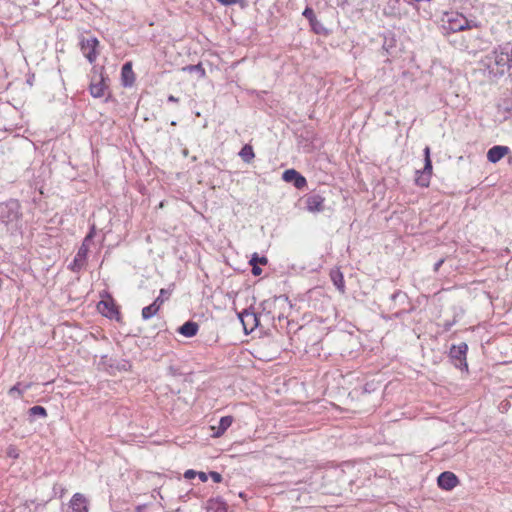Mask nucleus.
I'll list each match as a JSON object with an SVG mask.
<instances>
[{"label": "nucleus", "mask_w": 512, "mask_h": 512, "mask_svg": "<svg viewBox=\"0 0 512 512\" xmlns=\"http://www.w3.org/2000/svg\"><path fill=\"white\" fill-rule=\"evenodd\" d=\"M509 152H510V149L508 146L495 145L488 150L487 160L491 163H497L503 157H505Z\"/></svg>", "instance_id": "18"}, {"label": "nucleus", "mask_w": 512, "mask_h": 512, "mask_svg": "<svg viewBox=\"0 0 512 512\" xmlns=\"http://www.w3.org/2000/svg\"><path fill=\"white\" fill-rule=\"evenodd\" d=\"M372 386H373L372 383H366L363 386V393H370V392H372L374 390Z\"/></svg>", "instance_id": "45"}, {"label": "nucleus", "mask_w": 512, "mask_h": 512, "mask_svg": "<svg viewBox=\"0 0 512 512\" xmlns=\"http://www.w3.org/2000/svg\"><path fill=\"white\" fill-rule=\"evenodd\" d=\"M88 254V247L85 243H82L81 247L78 249L73 261L68 265V269L72 272H79L86 261Z\"/></svg>", "instance_id": "15"}, {"label": "nucleus", "mask_w": 512, "mask_h": 512, "mask_svg": "<svg viewBox=\"0 0 512 512\" xmlns=\"http://www.w3.org/2000/svg\"><path fill=\"white\" fill-rule=\"evenodd\" d=\"M468 19L461 13L456 11L444 12L439 20V28L445 36L467 30Z\"/></svg>", "instance_id": "3"}, {"label": "nucleus", "mask_w": 512, "mask_h": 512, "mask_svg": "<svg viewBox=\"0 0 512 512\" xmlns=\"http://www.w3.org/2000/svg\"><path fill=\"white\" fill-rule=\"evenodd\" d=\"M251 266V273L253 276H260L262 273V269L260 268V265H256L254 263H249Z\"/></svg>", "instance_id": "37"}, {"label": "nucleus", "mask_w": 512, "mask_h": 512, "mask_svg": "<svg viewBox=\"0 0 512 512\" xmlns=\"http://www.w3.org/2000/svg\"><path fill=\"white\" fill-rule=\"evenodd\" d=\"M209 476L215 483H220L223 480L222 475L219 472L216 471H210Z\"/></svg>", "instance_id": "35"}, {"label": "nucleus", "mask_w": 512, "mask_h": 512, "mask_svg": "<svg viewBox=\"0 0 512 512\" xmlns=\"http://www.w3.org/2000/svg\"><path fill=\"white\" fill-rule=\"evenodd\" d=\"M99 40L95 36L83 37L80 40V49L90 64H93L98 57Z\"/></svg>", "instance_id": "8"}, {"label": "nucleus", "mask_w": 512, "mask_h": 512, "mask_svg": "<svg viewBox=\"0 0 512 512\" xmlns=\"http://www.w3.org/2000/svg\"><path fill=\"white\" fill-rule=\"evenodd\" d=\"M302 15H303L307 20H308V22H309V23H310L311 21H313V20H314V18L316 17V15H315V13H314V10H313L311 7H309V6H307V7L304 9V11H303Z\"/></svg>", "instance_id": "34"}, {"label": "nucleus", "mask_w": 512, "mask_h": 512, "mask_svg": "<svg viewBox=\"0 0 512 512\" xmlns=\"http://www.w3.org/2000/svg\"><path fill=\"white\" fill-rule=\"evenodd\" d=\"M330 280L334 284V286L337 288V290L344 294L345 293V281H344V275L340 271L339 268L331 269L330 273Z\"/></svg>", "instance_id": "21"}, {"label": "nucleus", "mask_w": 512, "mask_h": 512, "mask_svg": "<svg viewBox=\"0 0 512 512\" xmlns=\"http://www.w3.org/2000/svg\"><path fill=\"white\" fill-rule=\"evenodd\" d=\"M138 511H142V508L140 506H137Z\"/></svg>", "instance_id": "53"}, {"label": "nucleus", "mask_w": 512, "mask_h": 512, "mask_svg": "<svg viewBox=\"0 0 512 512\" xmlns=\"http://www.w3.org/2000/svg\"><path fill=\"white\" fill-rule=\"evenodd\" d=\"M390 301L392 302V308H396L407 303L408 295L402 290H396L391 294Z\"/></svg>", "instance_id": "25"}, {"label": "nucleus", "mask_w": 512, "mask_h": 512, "mask_svg": "<svg viewBox=\"0 0 512 512\" xmlns=\"http://www.w3.org/2000/svg\"><path fill=\"white\" fill-rule=\"evenodd\" d=\"M23 208L18 199L10 198L0 202V228L15 236L22 234L25 227Z\"/></svg>", "instance_id": "1"}, {"label": "nucleus", "mask_w": 512, "mask_h": 512, "mask_svg": "<svg viewBox=\"0 0 512 512\" xmlns=\"http://www.w3.org/2000/svg\"><path fill=\"white\" fill-rule=\"evenodd\" d=\"M336 5L344 9L346 6L349 5V2L348 0H336Z\"/></svg>", "instance_id": "46"}, {"label": "nucleus", "mask_w": 512, "mask_h": 512, "mask_svg": "<svg viewBox=\"0 0 512 512\" xmlns=\"http://www.w3.org/2000/svg\"><path fill=\"white\" fill-rule=\"evenodd\" d=\"M207 509L213 512H227V504L220 497L209 499Z\"/></svg>", "instance_id": "24"}, {"label": "nucleus", "mask_w": 512, "mask_h": 512, "mask_svg": "<svg viewBox=\"0 0 512 512\" xmlns=\"http://www.w3.org/2000/svg\"><path fill=\"white\" fill-rule=\"evenodd\" d=\"M31 387V384L28 383V384H22L21 382H17L14 386H12L9 391H8V394L11 396V397H14V398H20L22 397L23 393L28 390L29 388Z\"/></svg>", "instance_id": "26"}, {"label": "nucleus", "mask_w": 512, "mask_h": 512, "mask_svg": "<svg viewBox=\"0 0 512 512\" xmlns=\"http://www.w3.org/2000/svg\"><path fill=\"white\" fill-rule=\"evenodd\" d=\"M168 372L172 376L180 375V373L178 372V369L175 366H169L168 367Z\"/></svg>", "instance_id": "44"}, {"label": "nucleus", "mask_w": 512, "mask_h": 512, "mask_svg": "<svg viewBox=\"0 0 512 512\" xmlns=\"http://www.w3.org/2000/svg\"><path fill=\"white\" fill-rule=\"evenodd\" d=\"M288 302V297L285 295L274 296L263 300L259 305L258 313L264 318V322L267 326L271 325L274 329L278 330L276 324V310L279 306L284 305Z\"/></svg>", "instance_id": "4"}, {"label": "nucleus", "mask_w": 512, "mask_h": 512, "mask_svg": "<svg viewBox=\"0 0 512 512\" xmlns=\"http://www.w3.org/2000/svg\"><path fill=\"white\" fill-rule=\"evenodd\" d=\"M234 421L233 416L227 415L220 418L218 426H211V429L213 430L212 437L219 438L221 437L227 429L232 425Z\"/></svg>", "instance_id": "19"}, {"label": "nucleus", "mask_w": 512, "mask_h": 512, "mask_svg": "<svg viewBox=\"0 0 512 512\" xmlns=\"http://www.w3.org/2000/svg\"><path fill=\"white\" fill-rule=\"evenodd\" d=\"M47 415L48 414L46 408L40 405H35L28 409V416L30 421H33L36 417L46 418Z\"/></svg>", "instance_id": "27"}, {"label": "nucleus", "mask_w": 512, "mask_h": 512, "mask_svg": "<svg viewBox=\"0 0 512 512\" xmlns=\"http://www.w3.org/2000/svg\"><path fill=\"white\" fill-rule=\"evenodd\" d=\"M459 478L451 471H444L437 477V485L440 489L450 491L459 484Z\"/></svg>", "instance_id": "12"}, {"label": "nucleus", "mask_w": 512, "mask_h": 512, "mask_svg": "<svg viewBox=\"0 0 512 512\" xmlns=\"http://www.w3.org/2000/svg\"><path fill=\"white\" fill-rule=\"evenodd\" d=\"M134 83L135 73L132 68V62H125L121 68V84L123 87H131Z\"/></svg>", "instance_id": "17"}, {"label": "nucleus", "mask_w": 512, "mask_h": 512, "mask_svg": "<svg viewBox=\"0 0 512 512\" xmlns=\"http://www.w3.org/2000/svg\"><path fill=\"white\" fill-rule=\"evenodd\" d=\"M487 59L490 61L488 68L494 77H502L505 74L512 80V45L505 43L495 47Z\"/></svg>", "instance_id": "2"}, {"label": "nucleus", "mask_w": 512, "mask_h": 512, "mask_svg": "<svg viewBox=\"0 0 512 512\" xmlns=\"http://www.w3.org/2000/svg\"><path fill=\"white\" fill-rule=\"evenodd\" d=\"M94 230H95V228H94V226H93V227L91 228L90 232H89V233L86 235V237L84 238L83 243H85V245H87V243H88L89 241H91V240H92L93 235H94Z\"/></svg>", "instance_id": "41"}, {"label": "nucleus", "mask_w": 512, "mask_h": 512, "mask_svg": "<svg viewBox=\"0 0 512 512\" xmlns=\"http://www.w3.org/2000/svg\"><path fill=\"white\" fill-rule=\"evenodd\" d=\"M444 263V259H439L435 264H434V271H438L439 268L442 266V264Z\"/></svg>", "instance_id": "47"}, {"label": "nucleus", "mask_w": 512, "mask_h": 512, "mask_svg": "<svg viewBox=\"0 0 512 512\" xmlns=\"http://www.w3.org/2000/svg\"><path fill=\"white\" fill-rule=\"evenodd\" d=\"M455 324H456V320H455V319H453V320H446V321L443 323V325H442L443 330H444L445 332H448V331H450V330H451V328H452Z\"/></svg>", "instance_id": "38"}, {"label": "nucleus", "mask_w": 512, "mask_h": 512, "mask_svg": "<svg viewBox=\"0 0 512 512\" xmlns=\"http://www.w3.org/2000/svg\"><path fill=\"white\" fill-rule=\"evenodd\" d=\"M467 352L468 345L462 342L458 345L452 344L448 353L451 364L462 372H468Z\"/></svg>", "instance_id": "6"}, {"label": "nucleus", "mask_w": 512, "mask_h": 512, "mask_svg": "<svg viewBox=\"0 0 512 512\" xmlns=\"http://www.w3.org/2000/svg\"><path fill=\"white\" fill-rule=\"evenodd\" d=\"M33 81H34V75L32 76H29L26 80L27 84L32 86L33 85Z\"/></svg>", "instance_id": "50"}, {"label": "nucleus", "mask_w": 512, "mask_h": 512, "mask_svg": "<svg viewBox=\"0 0 512 512\" xmlns=\"http://www.w3.org/2000/svg\"><path fill=\"white\" fill-rule=\"evenodd\" d=\"M198 330H199V325L192 320L186 321L184 324H182L181 326H179L177 328V332L187 338H192V337L196 336L198 333Z\"/></svg>", "instance_id": "20"}, {"label": "nucleus", "mask_w": 512, "mask_h": 512, "mask_svg": "<svg viewBox=\"0 0 512 512\" xmlns=\"http://www.w3.org/2000/svg\"><path fill=\"white\" fill-rule=\"evenodd\" d=\"M70 512H88V502L81 493H75L69 502Z\"/></svg>", "instance_id": "16"}, {"label": "nucleus", "mask_w": 512, "mask_h": 512, "mask_svg": "<svg viewBox=\"0 0 512 512\" xmlns=\"http://www.w3.org/2000/svg\"><path fill=\"white\" fill-rule=\"evenodd\" d=\"M138 511H142V508L140 506H137Z\"/></svg>", "instance_id": "54"}, {"label": "nucleus", "mask_w": 512, "mask_h": 512, "mask_svg": "<svg viewBox=\"0 0 512 512\" xmlns=\"http://www.w3.org/2000/svg\"><path fill=\"white\" fill-rule=\"evenodd\" d=\"M432 170V160H424L423 169L416 171L415 184L423 188L428 187L432 176Z\"/></svg>", "instance_id": "13"}, {"label": "nucleus", "mask_w": 512, "mask_h": 512, "mask_svg": "<svg viewBox=\"0 0 512 512\" xmlns=\"http://www.w3.org/2000/svg\"><path fill=\"white\" fill-rule=\"evenodd\" d=\"M424 160H431V150L429 146H426L423 150Z\"/></svg>", "instance_id": "42"}, {"label": "nucleus", "mask_w": 512, "mask_h": 512, "mask_svg": "<svg viewBox=\"0 0 512 512\" xmlns=\"http://www.w3.org/2000/svg\"><path fill=\"white\" fill-rule=\"evenodd\" d=\"M238 155L241 157V159L245 163H251L252 160L255 158V153H254L253 147L250 144H245L241 148V150L238 153Z\"/></svg>", "instance_id": "28"}, {"label": "nucleus", "mask_w": 512, "mask_h": 512, "mask_svg": "<svg viewBox=\"0 0 512 512\" xmlns=\"http://www.w3.org/2000/svg\"><path fill=\"white\" fill-rule=\"evenodd\" d=\"M171 125L175 126V125H176V122H175V121H172V122H171Z\"/></svg>", "instance_id": "55"}, {"label": "nucleus", "mask_w": 512, "mask_h": 512, "mask_svg": "<svg viewBox=\"0 0 512 512\" xmlns=\"http://www.w3.org/2000/svg\"><path fill=\"white\" fill-rule=\"evenodd\" d=\"M195 476H197V471H195L193 469H188L184 473V477L186 479H193V478H195Z\"/></svg>", "instance_id": "40"}, {"label": "nucleus", "mask_w": 512, "mask_h": 512, "mask_svg": "<svg viewBox=\"0 0 512 512\" xmlns=\"http://www.w3.org/2000/svg\"><path fill=\"white\" fill-rule=\"evenodd\" d=\"M197 476L199 477V479L202 481V482H206L208 480V477H209V473H205L203 471H200V472H197Z\"/></svg>", "instance_id": "43"}, {"label": "nucleus", "mask_w": 512, "mask_h": 512, "mask_svg": "<svg viewBox=\"0 0 512 512\" xmlns=\"http://www.w3.org/2000/svg\"><path fill=\"white\" fill-rule=\"evenodd\" d=\"M311 30L318 35L328 36L331 31L327 29L318 19L314 18L313 21L309 23Z\"/></svg>", "instance_id": "29"}, {"label": "nucleus", "mask_w": 512, "mask_h": 512, "mask_svg": "<svg viewBox=\"0 0 512 512\" xmlns=\"http://www.w3.org/2000/svg\"><path fill=\"white\" fill-rule=\"evenodd\" d=\"M246 320H247L249 323H251V322H252V319H250V318H246Z\"/></svg>", "instance_id": "52"}, {"label": "nucleus", "mask_w": 512, "mask_h": 512, "mask_svg": "<svg viewBox=\"0 0 512 512\" xmlns=\"http://www.w3.org/2000/svg\"><path fill=\"white\" fill-rule=\"evenodd\" d=\"M162 306L161 299H155L150 305L145 306L141 311V316L143 320H148L155 316Z\"/></svg>", "instance_id": "23"}, {"label": "nucleus", "mask_w": 512, "mask_h": 512, "mask_svg": "<svg viewBox=\"0 0 512 512\" xmlns=\"http://www.w3.org/2000/svg\"><path fill=\"white\" fill-rule=\"evenodd\" d=\"M169 295L170 293L166 289L162 288L159 292V296L156 299H161L163 304L165 300L169 298Z\"/></svg>", "instance_id": "39"}, {"label": "nucleus", "mask_w": 512, "mask_h": 512, "mask_svg": "<svg viewBox=\"0 0 512 512\" xmlns=\"http://www.w3.org/2000/svg\"><path fill=\"white\" fill-rule=\"evenodd\" d=\"M301 138L308 142H313L316 138V133L312 127H305L304 132L301 134Z\"/></svg>", "instance_id": "32"}, {"label": "nucleus", "mask_w": 512, "mask_h": 512, "mask_svg": "<svg viewBox=\"0 0 512 512\" xmlns=\"http://www.w3.org/2000/svg\"><path fill=\"white\" fill-rule=\"evenodd\" d=\"M404 313H405V310L397 311V312L394 314V317H395V318H400Z\"/></svg>", "instance_id": "51"}, {"label": "nucleus", "mask_w": 512, "mask_h": 512, "mask_svg": "<svg viewBox=\"0 0 512 512\" xmlns=\"http://www.w3.org/2000/svg\"><path fill=\"white\" fill-rule=\"evenodd\" d=\"M167 101L168 102H171V103H178L179 102V98L173 96V95H169L168 98H167Z\"/></svg>", "instance_id": "49"}, {"label": "nucleus", "mask_w": 512, "mask_h": 512, "mask_svg": "<svg viewBox=\"0 0 512 512\" xmlns=\"http://www.w3.org/2000/svg\"><path fill=\"white\" fill-rule=\"evenodd\" d=\"M182 70L188 73H197L200 79L206 77V71L205 68L202 66V63L187 65L183 67Z\"/></svg>", "instance_id": "30"}, {"label": "nucleus", "mask_w": 512, "mask_h": 512, "mask_svg": "<svg viewBox=\"0 0 512 512\" xmlns=\"http://www.w3.org/2000/svg\"><path fill=\"white\" fill-rule=\"evenodd\" d=\"M305 207L311 213H320L325 210V197L313 191L304 196Z\"/></svg>", "instance_id": "10"}, {"label": "nucleus", "mask_w": 512, "mask_h": 512, "mask_svg": "<svg viewBox=\"0 0 512 512\" xmlns=\"http://www.w3.org/2000/svg\"><path fill=\"white\" fill-rule=\"evenodd\" d=\"M107 85L105 84V77L103 73L100 75V80L96 83H91L89 86V91L92 97L100 98L105 94V90L107 89Z\"/></svg>", "instance_id": "22"}, {"label": "nucleus", "mask_w": 512, "mask_h": 512, "mask_svg": "<svg viewBox=\"0 0 512 512\" xmlns=\"http://www.w3.org/2000/svg\"><path fill=\"white\" fill-rule=\"evenodd\" d=\"M97 309L104 317L115 320L118 323H123L120 308L111 296H108L106 300H101L97 304Z\"/></svg>", "instance_id": "7"}, {"label": "nucleus", "mask_w": 512, "mask_h": 512, "mask_svg": "<svg viewBox=\"0 0 512 512\" xmlns=\"http://www.w3.org/2000/svg\"><path fill=\"white\" fill-rule=\"evenodd\" d=\"M99 364L102 365L110 374L114 373L115 371H128L131 368V363L128 360H117L115 358L109 357L108 355L101 356Z\"/></svg>", "instance_id": "9"}, {"label": "nucleus", "mask_w": 512, "mask_h": 512, "mask_svg": "<svg viewBox=\"0 0 512 512\" xmlns=\"http://www.w3.org/2000/svg\"><path fill=\"white\" fill-rule=\"evenodd\" d=\"M382 50L387 56L394 57L397 54V39L392 31L383 33Z\"/></svg>", "instance_id": "14"}, {"label": "nucleus", "mask_w": 512, "mask_h": 512, "mask_svg": "<svg viewBox=\"0 0 512 512\" xmlns=\"http://www.w3.org/2000/svg\"><path fill=\"white\" fill-rule=\"evenodd\" d=\"M238 318L246 334L251 333L257 327L267 326L261 313H258L253 306L243 309L238 313Z\"/></svg>", "instance_id": "5"}, {"label": "nucleus", "mask_w": 512, "mask_h": 512, "mask_svg": "<svg viewBox=\"0 0 512 512\" xmlns=\"http://www.w3.org/2000/svg\"><path fill=\"white\" fill-rule=\"evenodd\" d=\"M276 321H277L276 324L278 325L277 331H280V329H283L282 322H286V324H289L287 317L281 312H279V313L276 312Z\"/></svg>", "instance_id": "33"}, {"label": "nucleus", "mask_w": 512, "mask_h": 512, "mask_svg": "<svg viewBox=\"0 0 512 512\" xmlns=\"http://www.w3.org/2000/svg\"><path fill=\"white\" fill-rule=\"evenodd\" d=\"M468 25H469V27H467V30L478 27V23L476 21H473V20H468Z\"/></svg>", "instance_id": "48"}, {"label": "nucleus", "mask_w": 512, "mask_h": 512, "mask_svg": "<svg viewBox=\"0 0 512 512\" xmlns=\"http://www.w3.org/2000/svg\"><path fill=\"white\" fill-rule=\"evenodd\" d=\"M249 263L265 266L268 264V258L266 256H260L258 253L255 252L251 255Z\"/></svg>", "instance_id": "31"}, {"label": "nucleus", "mask_w": 512, "mask_h": 512, "mask_svg": "<svg viewBox=\"0 0 512 512\" xmlns=\"http://www.w3.org/2000/svg\"><path fill=\"white\" fill-rule=\"evenodd\" d=\"M282 180L291 183L298 190H302L307 186L306 178L293 168L286 169L282 173Z\"/></svg>", "instance_id": "11"}, {"label": "nucleus", "mask_w": 512, "mask_h": 512, "mask_svg": "<svg viewBox=\"0 0 512 512\" xmlns=\"http://www.w3.org/2000/svg\"><path fill=\"white\" fill-rule=\"evenodd\" d=\"M7 455L10 457V458H18L19 454H18V450L15 446H9L8 449H7Z\"/></svg>", "instance_id": "36"}]
</instances>
